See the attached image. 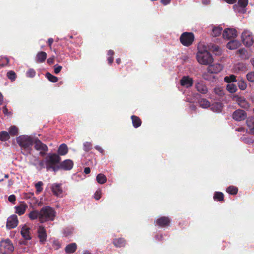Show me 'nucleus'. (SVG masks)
I'll return each instance as SVG.
<instances>
[{
	"label": "nucleus",
	"instance_id": "nucleus-1",
	"mask_svg": "<svg viewBox=\"0 0 254 254\" xmlns=\"http://www.w3.org/2000/svg\"><path fill=\"white\" fill-rule=\"evenodd\" d=\"M56 212L50 206H45L40 209V222L44 223L49 221H53L56 217Z\"/></svg>",
	"mask_w": 254,
	"mask_h": 254
},
{
	"label": "nucleus",
	"instance_id": "nucleus-2",
	"mask_svg": "<svg viewBox=\"0 0 254 254\" xmlns=\"http://www.w3.org/2000/svg\"><path fill=\"white\" fill-rule=\"evenodd\" d=\"M16 139L19 146L26 151V154L30 153L34 142L33 138L28 135H22L17 137Z\"/></svg>",
	"mask_w": 254,
	"mask_h": 254
},
{
	"label": "nucleus",
	"instance_id": "nucleus-3",
	"mask_svg": "<svg viewBox=\"0 0 254 254\" xmlns=\"http://www.w3.org/2000/svg\"><path fill=\"white\" fill-rule=\"evenodd\" d=\"M198 62L204 65H209L213 62V58L211 54L207 51H199L196 54Z\"/></svg>",
	"mask_w": 254,
	"mask_h": 254
},
{
	"label": "nucleus",
	"instance_id": "nucleus-4",
	"mask_svg": "<svg viewBox=\"0 0 254 254\" xmlns=\"http://www.w3.org/2000/svg\"><path fill=\"white\" fill-rule=\"evenodd\" d=\"M194 40V35L192 32H184L181 34L180 37L181 43L186 47H189L191 45Z\"/></svg>",
	"mask_w": 254,
	"mask_h": 254
},
{
	"label": "nucleus",
	"instance_id": "nucleus-5",
	"mask_svg": "<svg viewBox=\"0 0 254 254\" xmlns=\"http://www.w3.org/2000/svg\"><path fill=\"white\" fill-rule=\"evenodd\" d=\"M14 250V247L9 239L1 241L0 243V252L2 254H10Z\"/></svg>",
	"mask_w": 254,
	"mask_h": 254
},
{
	"label": "nucleus",
	"instance_id": "nucleus-6",
	"mask_svg": "<svg viewBox=\"0 0 254 254\" xmlns=\"http://www.w3.org/2000/svg\"><path fill=\"white\" fill-rule=\"evenodd\" d=\"M61 160L60 156L56 153L49 154L45 158L46 168L51 167L52 165H56L60 163Z\"/></svg>",
	"mask_w": 254,
	"mask_h": 254
},
{
	"label": "nucleus",
	"instance_id": "nucleus-7",
	"mask_svg": "<svg viewBox=\"0 0 254 254\" xmlns=\"http://www.w3.org/2000/svg\"><path fill=\"white\" fill-rule=\"evenodd\" d=\"M241 39L244 45L248 47L251 46L254 42L253 34L248 30H245L242 33Z\"/></svg>",
	"mask_w": 254,
	"mask_h": 254
},
{
	"label": "nucleus",
	"instance_id": "nucleus-8",
	"mask_svg": "<svg viewBox=\"0 0 254 254\" xmlns=\"http://www.w3.org/2000/svg\"><path fill=\"white\" fill-rule=\"evenodd\" d=\"M34 148L37 150L41 151L40 154L42 156H44L46 152L48 150V146L46 144L43 143L38 138L34 140Z\"/></svg>",
	"mask_w": 254,
	"mask_h": 254
},
{
	"label": "nucleus",
	"instance_id": "nucleus-9",
	"mask_svg": "<svg viewBox=\"0 0 254 254\" xmlns=\"http://www.w3.org/2000/svg\"><path fill=\"white\" fill-rule=\"evenodd\" d=\"M171 219L167 216H162L158 218L156 221V225L160 227H168L170 226Z\"/></svg>",
	"mask_w": 254,
	"mask_h": 254
},
{
	"label": "nucleus",
	"instance_id": "nucleus-10",
	"mask_svg": "<svg viewBox=\"0 0 254 254\" xmlns=\"http://www.w3.org/2000/svg\"><path fill=\"white\" fill-rule=\"evenodd\" d=\"M38 237L41 244H44L47 241V234L45 227L43 226H39L37 230Z\"/></svg>",
	"mask_w": 254,
	"mask_h": 254
},
{
	"label": "nucleus",
	"instance_id": "nucleus-11",
	"mask_svg": "<svg viewBox=\"0 0 254 254\" xmlns=\"http://www.w3.org/2000/svg\"><path fill=\"white\" fill-rule=\"evenodd\" d=\"M232 117L235 121H241L246 119L247 114L245 111L238 109L234 112Z\"/></svg>",
	"mask_w": 254,
	"mask_h": 254
},
{
	"label": "nucleus",
	"instance_id": "nucleus-12",
	"mask_svg": "<svg viewBox=\"0 0 254 254\" xmlns=\"http://www.w3.org/2000/svg\"><path fill=\"white\" fill-rule=\"evenodd\" d=\"M233 100L236 102L242 108L247 109L249 107V103L243 96H240L238 95H235L233 98Z\"/></svg>",
	"mask_w": 254,
	"mask_h": 254
},
{
	"label": "nucleus",
	"instance_id": "nucleus-13",
	"mask_svg": "<svg viewBox=\"0 0 254 254\" xmlns=\"http://www.w3.org/2000/svg\"><path fill=\"white\" fill-rule=\"evenodd\" d=\"M180 83L181 86L189 88L192 86L193 80L189 76H184L181 79Z\"/></svg>",
	"mask_w": 254,
	"mask_h": 254
},
{
	"label": "nucleus",
	"instance_id": "nucleus-14",
	"mask_svg": "<svg viewBox=\"0 0 254 254\" xmlns=\"http://www.w3.org/2000/svg\"><path fill=\"white\" fill-rule=\"evenodd\" d=\"M237 35V31L233 28H228L224 30L223 33L224 38L230 39L235 38Z\"/></svg>",
	"mask_w": 254,
	"mask_h": 254
},
{
	"label": "nucleus",
	"instance_id": "nucleus-15",
	"mask_svg": "<svg viewBox=\"0 0 254 254\" xmlns=\"http://www.w3.org/2000/svg\"><path fill=\"white\" fill-rule=\"evenodd\" d=\"M18 223L17 216L16 215H12L9 217L7 220L6 227L8 229H12L16 227Z\"/></svg>",
	"mask_w": 254,
	"mask_h": 254
},
{
	"label": "nucleus",
	"instance_id": "nucleus-16",
	"mask_svg": "<svg viewBox=\"0 0 254 254\" xmlns=\"http://www.w3.org/2000/svg\"><path fill=\"white\" fill-rule=\"evenodd\" d=\"M60 164L61 170L65 171L70 170L73 166V162L70 159H66Z\"/></svg>",
	"mask_w": 254,
	"mask_h": 254
},
{
	"label": "nucleus",
	"instance_id": "nucleus-17",
	"mask_svg": "<svg viewBox=\"0 0 254 254\" xmlns=\"http://www.w3.org/2000/svg\"><path fill=\"white\" fill-rule=\"evenodd\" d=\"M223 69V66L220 64L210 65L207 67V71L210 73H217L220 72Z\"/></svg>",
	"mask_w": 254,
	"mask_h": 254
},
{
	"label": "nucleus",
	"instance_id": "nucleus-18",
	"mask_svg": "<svg viewBox=\"0 0 254 254\" xmlns=\"http://www.w3.org/2000/svg\"><path fill=\"white\" fill-rule=\"evenodd\" d=\"M195 88L199 93L205 94L208 92V88L203 81H198L195 83Z\"/></svg>",
	"mask_w": 254,
	"mask_h": 254
},
{
	"label": "nucleus",
	"instance_id": "nucleus-19",
	"mask_svg": "<svg viewBox=\"0 0 254 254\" xmlns=\"http://www.w3.org/2000/svg\"><path fill=\"white\" fill-rule=\"evenodd\" d=\"M51 190L54 195L57 196H62L63 193V190L60 184H53L51 187Z\"/></svg>",
	"mask_w": 254,
	"mask_h": 254
},
{
	"label": "nucleus",
	"instance_id": "nucleus-20",
	"mask_svg": "<svg viewBox=\"0 0 254 254\" xmlns=\"http://www.w3.org/2000/svg\"><path fill=\"white\" fill-rule=\"evenodd\" d=\"M27 207V205L24 202H22L19 205L15 206V213L19 215H21L25 213Z\"/></svg>",
	"mask_w": 254,
	"mask_h": 254
},
{
	"label": "nucleus",
	"instance_id": "nucleus-21",
	"mask_svg": "<svg viewBox=\"0 0 254 254\" xmlns=\"http://www.w3.org/2000/svg\"><path fill=\"white\" fill-rule=\"evenodd\" d=\"M21 234L26 240H30L31 237L30 235V228L27 226H23L21 230Z\"/></svg>",
	"mask_w": 254,
	"mask_h": 254
},
{
	"label": "nucleus",
	"instance_id": "nucleus-22",
	"mask_svg": "<svg viewBox=\"0 0 254 254\" xmlns=\"http://www.w3.org/2000/svg\"><path fill=\"white\" fill-rule=\"evenodd\" d=\"M113 244L116 247H123L126 245V241L123 238H116L113 240Z\"/></svg>",
	"mask_w": 254,
	"mask_h": 254
},
{
	"label": "nucleus",
	"instance_id": "nucleus-23",
	"mask_svg": "<svg viewBox=\"0 0 254 254\" xmlns=\"http://www.w3.org/2000/svg\"><path fill=\"white\" fill-rule=\"evenodd\" d=\"M40 210L38 211V210H36V209L31 211L28 215L29 218L31 220H34L38 219L39 222H40Z\"/></svg>",
	"mask_w": 254,
	"mask_h": 254
},
{
	"label": "nucleus",
	"instance_id": "nucleus-24",
	"mask_svg": "<svg viewBox=\"0 0 254 254\" xmlns=\"http://www.w3.org/2000/svg\"><path fill=\"white\" fill-rule=\"evenodd\" d=\"M77 249V245L72 243L67 245L64 248L65 252L67 254H73Z\"/></svg>",
	"mask_w": 254,
	"mask_h": 254
},
{
	"label": "nucleus",
	"instance_id": "nucleus-25",
	"mask_svg": "<svg viewBox=\"0 0 254 254\" xmlns=\"http://www.w3.org/2000/svg\"><path fill=\"white\" fill-rule=\"evenodd\" d=\"M47 58V53L45 52L41 51L37 53L36 57L37 63H42L44 62Z\"/></svg>",
	"mask_w": 254,
	"mask_h": 254
},
{
	"label": "nucleus",
	"instance_id": "nucleus-26",
	"mask_svg": "<svg viewBox=\"0 0 254 254\" xmlns=\"http://www.w3.org/2000/svg\"><path fill=\"white\" fill-rule=\"evenodd\" d=\"M209 50L215 55L219 56L221 55L222 54V50L219 46L214 44H210L209 46Z\"/></svg>",
	"mask_w": 254,
	"mask_h": 254
},
{
	"label": "nucleus",
	"instance_id": "nucleus-27",
	"mask_svg": "<svg viewBox=\"0 0 254 254\" xmlns=\"http://www.w3.org/2000/svg\"><path fill=\"white\" fill-rule=\"evenodd\" d=\"M131 119L134 127L137 128L141 126L142 121L138 117L132 115L131 116Z\"/></svg>",
	"mask_w": 254,
	"mask_h": 254
},
{
	"label": "nucleus",
	"instance_id": "nucleus-28",
	"mask_svg": "<svg viewBox=\"0 0 254 254\" xmlns=\"http://www.w3.org/2000/svg\"><path fill=\"white\" fill-rule=\"evenodd\" d=\"M240 45V42L237 40H232L227 44V48L230 50L237 49Z\"/></svg>",
	"mask_w": 254,
	"mask_h": 254
},
{
	"label": "nucleus",
	"instance_id": "nucleus-29",
	"mask_svg": "<svg viewBox=\"0 0 254 254\" xmlns=\"http://www.w3.org/2000/svg\"><path fill=\"white\" fill-rule=\"evenodd\" d=\"M58 151L59 155H65L68 152V148L67 145L64 143L62 144L61 145H60Z\"/></svg>",
	"mask_w": 254,
	"mask_h": 254
},
{
	"label": "nucleus",
	"instance_id": "nucleus-30",
	"mask_svg": "<svg viewBox=\"0 0 254 254\" xmlns=\"http://www.w3.org/2000/svg\"><path fill=\"white\" fill-rule=\"evenodd\" d=\"M223 108L222 104L220 102H215L213 103L211 107V109L216 112H220L221 111Z\"/></svg>",
	"mask_w": 254,
	"mask_h": 254
},
{
	"label": "nucleus",
	"instance_id": "nucleus-31",
	"mask_svg": "<svg viewBox=\"0 0 254 254\" xmlns=\"http://www.w3.org/2000/svg\"><path fill=\"white\" fill-rule=\"evenodd\" d=\"M10 138V135L8 132L6 131H0V140L5 141Z\"/></svg>",
	"mask_w": 254,
	"mask_h": 254
},
{
	"label": "nucleus",
	"instance_id": "nucleus-32",
	"mask_svg": "<svg viewBox=\"0 0 254 254\" xmlns=\"http://www.w3.org/2000/svg\"><path fill=\"white\" fill-rule=\"evenodd\" d=\"M96 180L100 184H104L107 182V178L103 174H99L96 177Z\"/></svg>",
	"mask_w": 254,
	"mask_h": 254
},
{
	"label": "nucleus",
	"instance_id": "nucleus-33",
	"mask_svg": "<svg viewBox=\"0 0 254 254\" xmlns=\"http://www.w3.org/2000/svg\"><path fill=\"white\" fill-rule=\"evenodd\" d=\"M247 125L251 132L254 134V119H249L247 121Z\"/></svg>",
	"mask_w": 254,
	"mask_h": 254
},
{
	"label": "nucleus",
	"instance_id": "nucleus-34",
	"mask_svg": "<svg viewBox=\"0 0 254 254\" xmlns=\"http://www.w3.org/2000/svg\"><path fill=\"white\" fill-rule=\"evenodd\" d=\"M226 191L231 195H235L238 193V189L233 186H230L226 189Z\"/></svg>",
	"mask_w": 254,
	"mask_h": 254
},
{
	"label": "nucleus",
	"instance_id": "nucleus-35",
	"mask_svg": "<svg viewBox=\"0 0 254 254\" xmlns=\"http://www.w3.org/2000/svg\"><path fill=\"white\" fill-rule=\"evenodd\" d=\"M8 133L9 135L15 136L18 134V128L14 126H11L8 129Z\"/></svg>",
	"mask_w": 254,
	"mask_h": 254
},
{
	"label": "nucleus",
	"instance_id": "nucleus-36",
	"mask_svg": "<svg viewBox=\"0 0 254 254\" xmlns=\"http://www.w3.org/2000/svg\"><path fill=\"white\" fill-rule=\"evenodd\" d=\"M214 200L222 201L224 200V194L221 192H216L213 196Z\"/></svg>",
	"mask_w": 254,
	"mask_h": 254
},
{
	"label": "nucleus",
	"instance_id": "nucleus-37",
	"mask_svg": "<svg viewBox=\"0 0 254 254\" xmlns=\"http://www.w3.org/2000/svg\"><path fill=\"white\" fill-rule=\"evenodd\" d=\"M199 105L203 108H207L210 106V103L206 99H202L199 102Z\"/></svg>",
	"mask_w": 254,
	"mask_h": 254
},
{
	"label": "nucleus",
	"instance_id": "nucleus-38",
	"mask_svg": "<svg viewBox=\"0 0 254 254\" xmlns=\"http://www.w3.org/2000/svg\"><path fill=\"white\" fill-rule=\"evenodd\" d=\"M222 28L221 27H215L212 30V35L214 37H217L221 35Z\"/></svg>",
	"mask_w": 254,
	"mask_h": 254
},
{
	"label": "nucleus",
	"instance_id": "nucleus-39",
	"mask_svg": "<svg viewBox=\"0 0 254 254\" xmlns=\"http://www.w3.org/2000/svg\"><path fill=\"white\" fill-rule=\"evenodd\" d=\"M227 90L230 93H233L237 90V86L233 83H230L227 85L226 87Z\"/></svg>",
	"mask_w": 254,
	"mask_h": 254
},
{
	"label": "nucleus",
	"instance_id": "nucleus-40",
	"mask_svg": "<svg viewBox=\"0 0 254 254\" xmlns=\"http://www.w3.org/2000/svg\"><path fill=\"white\" fill-rule=\"evenodd\" d=\"M46 77L47 79L52 82H57L58 81V78L49 72H47L46 73Z\"/></svg>",
	"mask_w": 254,
	"mask_h": 254
},
{
	"label": "nucleus",
	"instance_id": "nucleus-41",
	"mask_svg": "<svg viewBox=\"0 0 254 254\" xmlns=\"http://www.w3.org/2000/svg\"><path fill=\"white\" fill-rule=\"evenodd\" d=\"M6 76L11 81H13L16 78V74L14 71L10 70L7 72Z\"/></svg>",
	"mask_w": 254,
	"mask_h": 254
},
{
	"label": "nucleus",
	"instance_id": "nucleus-42",
	"mask_svg": "<svg viewBox=\"0 0 254 254\" xmlns=\"http://www.w3.org/2000/svg\"><path fill=\"white\" fill-rule=\"evenodd\" d=\"M43 183L42 181H39L35 185L37 194L40 193L43 190Z\"/></svg>",
	"mask_w": 254,
	"mask_h": 254
},
{
	"label": "nucleus",
	"instance_id": "nucleus-43",
	"mask_svg": "<svg viewBox=\"0 0 254 254\" xmlns=\"http://www.w3.org/2000/svg\"><path fill=\"white\" fill-rule=\"evenodd\" d=\"M224 81L227 83H231L236 81V76L233 74L225 76Z\"/></svg>",
	"mask_w": 254,
	"mask_h": 254
},
{
	"label": "nucleus",
	"instance_id": "nucleus-44",
	"mask_svg": "<svg viewBox=\"0 0 254 254\" xmlns=\"http://www.w3.org/2000/svg\"><path fill=\"white\" fill-rule=\"evenodd\" d=\"M238 86L242 90L246 89L247 84L244 80H240L238 82Z\"/></svg>",
	"mask_w": 254,
	"mask_h": 254
},
{
	"label": "nucleus",
	"instance_id": "nucleus-45",
	"mask_svg": "<svg viewBox=\"0 0 254 254\" xmlns=\"http://www.w3.org/2000/svg\"><path fill=\"white\" fill-rule=\"evenodd\" d=\"M92 148V144L90 142H85L83 143V150L88 152Z\"/></svg>",
	"mask_w": 254,
	"mask_h": 254
},
{
	"label": "nucleus",
	"instance_id": "nucleus-46",
	"mask_svg": "<svg viewBox=\"0 0 254 254\" xmlns=\"http://www.w3.org/2000/svg\"><path fill=\"white\" fill-rule=\"evenodd\" d=\"M246 77L249 82H254V71H251L248 73Z\"/></svg>",
	"mask_w": 254,
	"mask_h": 254
},
{
	"label": "nucleus",
	"instance_id": "nucleus-47",
	"mask_svg": "<svg viewBox=\"0 0 254 254\" xmlns=\"http://www.w3.org/2000/svg\"><path fill=\"white\" fill-rule=\"evenodd\" d=\"M8 63L9 59L7 58H2L0 59V67L7 65Z\"/></svg>",
	"mask_w": 254,
	"mask_h": 254
},
{
	"label": "nucleus",
	"instance_id": "nucleus-48",
	"mask_svg": "<svg viewBox=\"0 0 254 254\" xmlns=\"http://www.w3.org/2000/svg\"><path fill=\"white\" fill-rule=\"evenodd\" d=\"M36 75V71L34 69L30 68L26 72V75L28 77H34Z\"/></svg>",
	"mask_w": 254,
	"mask_h": 254
},
{
	"label": "nucleus",
	"instance_id": "nucleus-49",
	"mask_svg": "<svg viewBox=\"0 0 254 254\" xmlns=\"http://www.w3.org/2000/svg\"><path fill=\"white\" fill-rule=\"evenodd\" d=\"M248 3V0H238V4L242 7H245Z\"/></svg>",
	"mask_w": 254,
	"mask_h": 254
},
{
	"label": "nucleus",
	"instance_id": "nucleus-50",
	"mask_svg": "<svg viewBox=\"0 0 254 254\" xmlns=\"http://www.w3.org/2000/svg\"><path fill=\"white\" fill-rule=\"evenodd\" d=\"M51 167H48V168H46L48 170H50V169H52L53 171L54 172H57L59 170H61V168L60 167V164H59V165L58 166H56V165H52L51 166Z\"/></svg>",
	"mask_w": 254,
	"mask_h": 254
},
{
	"label": "nucleus",
	"instance_id": "nucleus-51",
	"mask_svg": "<svg viewBox=\"0 0 254 254\" xmlns=\"http://www.w3.org/2000/svg\"><path fill=\"white\" fill-rule=\"evenodd\" d=\"M62 69V66L61 65H59L56 64L54 66V72L55 74H58Z\"/></svg>",
	"mask_w": 254,
	"mask_h": 254
},
{
	"label": "nucleus",
	"instance_id": "nucleus-52",
	"mask_svg": "<svg viewBox=\"0 0 254 254\" xmlns=\"http://www.w3.org/2000/svg\"><path fill=\"white\" fill-rule=\"evenodd\" d=\"M101 194L102 193L100 190H97L94 194V198L97 200L100 199L101 197Z\"/></svg>",
	"mask_w": 254,
	"mask_h": 254
},
{
	"label": "nucleus",
	"instance_id": "nucleus-53",
	"mask_svg": "<svg viewBox=\"0 0 254 254\" xmlns=\"http://www.w3.org/2000/svg\"><path fill=\"white\" fill-rule=\"evenodd\" d=\"M214 91L216 94L219 95V96H222L224 94L223 90H222L220 88H215L214 89Z\"/></svg>",
	"mask_w": 254,
	"mask_h": 254
},
{
	"label": "nucleus",
	"instance_id": "nucleus-54",
	"mask_svg": "<svg viewBox=\"0 0 254 254\" xmlns=\"http://www.w3.org/2000/svg\"><path fill=\"white\" fill-rule=\"evenodd\" d=\"M8 200L9 202L14 203L16 200V197L14 194H11L8 196Z\"/></svg>",
	"mask_w": 254,
	"mask_h": 254
},
{
	"label": "nucleus",
	"instance_id": "nucleus-55",
	"mask_svg": "<svg viewBox=\"0 0 254 254\" xmlns=\"http://www.w3.org/2000/svg\"><path fill=\"white\" fill-rule=\"evenodd\" d=\"M155 239L156 240L159 241H162L163 240V236L162 234L157 235L155 236Z\"/></svg>",
	"mask_w": 254,
	"mask_h": 254
},
{
	"label": "nucleus",
	"instance_id": "nucleus-56",
	"mask_svg": "<svg viewBox=\"0 0 254 254\" xmlns=\"http://www.w3.org/2000/svg\"><path fill=\"white\" fill-rule=\"evenodd\" d=\"M171 0H161V3L164 5H167L171 2Z\"/></svg>",
	"mask_w": 254,
	"mask_h": 254
},
{
	"label": "nucleus",
	"instance_id": "nucleus-57",
	"mask_svg": "<svg viewBox=\"0 0 254 254\" xmlns=\"http://www.w3.org/2000/svg\"><path fill=\"white\" fill-rule=\"evenodd\" d=\"M54 57H53L52 58H49L47 60V63L49 64H52L54 63Z\"/></svg>",
	"mask_w": 254,
	"mask_h": 254
},
{
	"label": "nucleus",
	"instance_id": "nucleus-58",
	"mask_svg": "<svg viewBox=\"0 0 254 254\" xmlns=\"http://www.w3.org/2000/svg\"><path fill=\"white\" fill-rule=\"evenodd\" d=\"M53 42H54V40L52 38H49L48 40V44L50 49H51V46H52V44H53Z\"/></svg>",
	"mask_w": 254,
	"mask_h": 254
},
{
	"label": "nucleus",
	"instance_id": "nucleus-59",
	"mask_svg": "<svg viewBox=\"0 0 254 254\" xmlns=\"http://www.w3.org/2000/svg\"><path fill=\"white\" fill-rule=\"evenodd\" d=\"M95 148L98 150V151H99L100 152H101V153H104V150L102 149V148L99 146H95Z\"/></svg>",
	"mask_w": 254,
	"mask_h": 254
},
{
	"label": "nucleus",
	"instance_id": "nucleus-60",
	"mask_svg": "<svg viewBox=\"0 0 254 254\" xmlns=\"http://www.w3.org/2000/svg\"><path fill=\"white\" fill-rule=\"evenodd\" d=\"M107 60L108 61L109 64H111L114 61V58L113 57H109L107 59Z\"/></svg>",
	"mask_w": 254,
	"mask_h": 254
},
{
	"label": "nucleus",
	"instance_id": "nucleus-61",
	"mask_svg": "<svg viewBox=\"0 0 254 254\" xmlns=\"http://www.w3.org/2000/svg\"><path fill=\"white\" fill-rule=\"evenodd\" d=\"M91 170L89 167H86L84 168V172L86 174H88L90 173Z\"/></svg>",
	"mask_w": 254,
	"mask_h": 254
},
{
	"label": "nucleus",
	"instance_id": "nucleus-62",
	"mask_svg": "<svg viewBox=\"0 0 254 254\" xmlns=\"http://www.w3.org/2000/svg\"><path fill=\"white\" fill-rule=\"evenodd\" d=\"M107 54L109 57H113L114 55V52L112 50H110L108 51Z\"/></svg>",
	"mask_w": 254,
	"mask_h": 254
},
{
	"label": "nucleus",
	"instance_id": "nucleus-63",
	"mask_svg": "<svg viewBox=\"0 0 254 254\" xmlns=\"http://www.w3.org/2000/svg\"><path fill=\"white\" fill-rule=\"evenodd\" d=\"M226 2L229 4H234L235 3L237 0H224Z\"/></svg>",
	"mask_w": 254,
	"mask_h": 254
},
{
	"label": "nucleus",
	"instance_id": "nucleus-64",
	"mask_svg": "<svg viewBox=\"0 0 254 254\" xmlns=\"http://www.w3.org/2000/svg\"><path fill=\"white\" fill-rule=\"evenodd\" d=\"M14 181L12 179H10L8 181V187L11 186L13 184Z\"/></svg>",
	"mask_w": 254,
	"mask_h": 254
}]
</instances>
